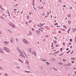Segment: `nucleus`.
<instances>
[{
	"label": "nucleus",
	"instance_id": "f257e3e1",
	"mask_svg": "<svg viewBox=\"0 0 76 76\" xmlns=\"http://www.w3.org/2000/svg\"><path fill=\"white\" fill-rule=\"evenodd\" d=\"M9 24L10 25V26H12V28H15V25H14V24H13V23H12L10 22L9 23Z\"/></svg>",
	"mask_w": 76,
	"mask_h": 76
},
{
	"label": "nucleus",
	"instance_id": "f03ea898",
	"mask_svg": "<svg viewBox=\"0 0 76 76\" xmlns=\"http://www.w3.org/2000/svg\"><path fill=\"white\" fill-rule=\"evenodd\" d=\"M23 54H24V55H25V56H26V54L25 53H24L22 54H20V56H22V57H23L24 58H25V56L23 55Z\"/></svg>",
	"mask_w": 76,
	"mask_h": 76
},
{
	"label": "nucleus",
	"instance_id": "7ed1b4c3",
	"mask_svg": "<svg viewBox=\"0 0 76 76\" xmlns=\"http://www.w3.org/2000/svg\"><path fill=\"white\" fill-rule=\"evenodd\" d=\"M23 42L25 44H28L29 43V42H28V41H26L25 39H23Z\"/></svg>",
	"mask_w": 76,
	"mask_h": 76
},
{
	"label": "nucleus",
	"instance_id": "20e7f679",
	"mask_svg": "<svg viewBox=\"0 0 76 76\" xmlns=\"http://www.w3.org/2000/svg\"><path fill=\"white\" fill-rule=\"evenodd\" d=\"M44 25V24H42L40 23L37 26H38L39 27H40L42 26H43Z\"/></svg>",
	"mask_w": 76,
	"mask_h": 76
},
{
	"label": "nucleus",
	"instance_id": "39448f33",
	"mask_svg": "<svg viewBox=\"0 0 76 76\" xmlns=\"http://www.w3.org/2000/svg\"><path fill=\"white\" fill-rule=\"evenodd\" d=\"M33 54H34V56H36L37 55V53H36V52H35L34 51H33L32 52Z\"/></svg>",
	"mask_w": 76,
	"mask_h": 76
},
{
	"label": "nucleus",
	"instance_id": "423d86ee",
	"mask_svg": "<svg viewBox=\"0 0 76 76\" xmlns=\"http://www.w3.org/2000/svg\"><path fill=\"white\" fill-rule=\"evenodd\" d=\"M72 30L73 32H75L76 31V28H72Z\"/></svg>",
	"mask_w": 76,
	"mask_h": 76
},
{
	"label": "nucleus",
	"instance_id": "0eeeda50",
	"mask_svg": "<svg viewBox=\"0 0 76 76\" xmlns=\"http://www.w3.org/2000/svg\"><path fill=\"white\" fill-rule=\"evenodd\" d=\"M26 64H27V65H29V61H26Z\"/></svg>",
	"mask_w": 76,
	"mask_h": 76
},
{
	"label": "nucleus",
	"instance_id": "6e6552de",
	"mask_svg": "<svg viewBox=\"0 0 76 76\" xmlns=\"http://www.w3.org/2000/svg\"><path fill=\"white\" fill-rule=\"evenodd\" d=\"M6 50L8 53H9L10 52V50H9L8 48H7Z\"/></svg>",
	"mask_w": 76,
	"mask_h": 76
},
{
	"label": "nucleus",
	"instance_id": "1a4fd4ad",
	"mask_svg": "<svg viewBox=\"0 0 76 76\" xmlns=\"http://www.w3.org/2000/svg\"><path fill=\"white\" fill-rule=\"evenodd\" d=\"M4 44H8L9 43V42H6V41H4Z\"/></svg>",
	"mask_w": 76,
	"mask_h": 76
},
{
	"label": "nucleus",
	"instance_id": "9d476101",
	"mask_svg": "<svg viewBox=\"0 0 76 76\" xmlns=\"http://www.w3.org/2000/svg\"><path fill=\"white\" fill-rule=\"evenodd\" d=\"M11 42H13V39L12 37L11 40Z\"/></svg>",
	"mask_w": 76,
	"mask_h": 76
},
{
	"label": "nucleus",
	"instance_id": "9b49d317",
	"mask_svg": "<svg viewBox=\"0 0 76 76\" xmlns=\"http://www.w3.org/2000/svg\"><path fill=\"white\" fill-rule=\"evenodd\" d=\"M0 53H3V52L2 50H1V48H0Z\"/></svg>",
	"mask_w": 76,
	"mask_h": 76
},
{
	"label": "nucleus",
	"instance_id": "f8f14e48",
	"mask_svg": "<svg viewBox=\"0 0 76 76\" xmlns=\"http://www.w3.org/2000/svg\"><path fill=\"white\" fill-rule=\"evenodd\" d=\"M68 17L69 18H70L71 17V14H69L67 15Z\"/></svg>",
	"mask_w": 76,
	"mask_h": 76
},
{
	"label": "nucleus",
	"instance_id": "ddd939ff",
	"mask_svg": "<svg viewBox=\"0 0 76 76\" xmlns=\"http://www.w3.org/2000/svg\"><path fill=\"white\" fill-rule=\"evenodd\" d=\"M3 50H6V47H4L3 48Z\"/></svg>",
	"mask_w": 76,
	"mask_h": 76
},
{
	"label": "nucleus",
	"instance_id": "4468645a",
	"mask_svg": "<svg viewBox=\"0 0 76 76\" xmlns=\"http://www.w3.org/2000/svg\"><path fill=\"white\" fill-rule=\"evenodd\" d=\"M70 28H69V29L68 30V31H67L68 34H69V32H70Z\"/></svg>",
	"mask_w": 76,
	"mask_h": 76
},
{
	"label": "nucleus",
	"instance_id": "2eb2a0df",
	"mask_svg": "<svg viewBox=\"0 0 76 76\" xmlns=\"http://www.w3.org/2000/svg\"><path fill=\"white\" fill-rule=\"evenodd\" d=\"M39 34H40V31H36Z\"/></svg>",
	"mask_w": 76,
	"mask_h": 76
},
{
	"label": "nucleus",
	"instance_id": "dca6fc26",
	"mask_svg": "<svg viewBox=\"0 0 76 76\" xmlns=\"http://www.w3.org/2000/svg\"><path fill=\"white\" fill-rule=\"evenodd\" d=\"M28 51H30H30H31V48H29L28 49Z\"/></svg>",
	"mask_w": 76,
	"mask_h": 76
},
{
	"label": "nucleus",
	"instance_id": "f3484780",
	"mask_svg": "<svg viewBox=\"0 0 76 76\" xmlns=\"http://www.w3.org/2000/svg\"><path fill=\"white\" fill-rule=\"evenodd\" d=\"M63 27L64 28H65V29H66L67 28L66 27V26H65V25H63Z\"/></svg>",
	"mask_w": 76,
	"mask_h": 76
},
{
	"label": "nucleus",
	"instance_id": "a211bd4d",
	"mask_svg": "<svg viewBox=\"0 0 76 76\" xmlns=\"http://www.w3.org/2000/svg\"><path fill=\"white\" fill-rule=\"evenodd\" d=\"M68 23H69V24H70L71 23V21L69 20L68 21Z\"/></svg>",
	"mask_w": 76,
	"mask_h": 76
},
{
	"label": "nucleus",
	"instance_id": "6ab92c4d",
	"mask_svg": "<svg viewBox=\"0 0 76 76\" xmlns=\"http://www.w3.org/2000/svg\"><path fill=\"white\" fill-rule=\"evenodd\" d=\"M54 43H55V44H57V42L56 41H54Z\"/></svg>",
	"mask_w": 76,
	"mask_h": 76
},
{
	"label": "nucleus",
	"instance_id": "aec40b11",
	"mask_svg": "<svg viewBox=\"0 0 76 76\" xmlns=\"http://www.w3.org/2000/svg\"><path fill=\"white\" fill-rule=\"evenodd\" d=\"M59 46V45L57 44L56 45V47H58Z\"/></svg>",
	"mask_w": 76,
	"mask_h": 76
},
{
	"label": "nucleus",
	"instance_id": "412c9836",
	"mask_svg": "<svg viewBox=\"0 0 76 76\" xmlns=\"http://www.w3.org/2000/svg\"><path fill=\"white\" fill-rule=\"evenodd\" d=\"M26 17L27 19H29V16H27Z\"/></svg>",
	"mask_w": 76,
	"mask_h": 76
},
{
	"label": "nucleus",
	"instance_id": "4be33fe9",
	"mask_svg": "<svg viewBox=\"0 0 76 76\" xmlns=\"http://www.w3.org/2000/svg\"><path fill=\"white\" fill-rule=\"evenodd\" d=\"M54 25H58V23H56L54 24Z\"/></svg>",
	"mask_w": 76,
	"mask_h": 76
},
{
	"label": "nucleus",
	"instance_id": "5701e85b",
	"mask_svg": "<svg viewBox=\"0 0 76 76\" xmlns=\"http://www.w3.org/2000/svg\"><path fill=\"white\" fill-rule=\"evenodd\" d=\"M62 50H63V48H60V50H61V52L62 51Z\"/></svg>",
	"mask_w": 76,
	"mask_h": 76
},
{
	"label": "nucleus",
	"instance_id": "b1692460",
	"mask_svg": "<svg viewBox=\"0 0 76 76\" xmlns=\"http://www.w3.org/2000/svg\"><path fill=\"white\" fill-rule=\"evenodd\" d=\"M25 72H26V73H29V72L30 71H25Z\"/></svg>",
	"mask_w": 76,
	"mask_h": 76
},
{
	"label": "nucleus",
	"instance_id": "393cba45",
	"mask_svg": "<svg viewBox=\"0 0 76 76\" xmlns=\"http://www.w3.org/2000/svg\"><path fill=\"white\" fill-rule=\"evenodd\" d=\"M72 39H70V42H71L72 41Z\"/></svg>",
	"mask_w": 76,
	"mask_h": 76
},
{
	"label": "nucleus",
	"instance_id": "a878e982",
	"mask_svg": "<svg viewBox=\"0 0 76 76\" xmlns=\"http://www.w3.org/2000/svg\"><path fill=\"white\" fill-rule=\"evenodd\" d=\"M54 38L55 39H57V38H56V37L54 36Z\"/></svg>",
	"mask_w": 76,
	"mask_h": 76
},
{
	"label": "nucleus",
	"instance_id": "bb28decb",
	"mask_svg": "<svg viewBox=\"0 0 76 76\" xmlns=\"http://www.w3.org/2000/svg\"><path fill=\"white\" fill-rule=\"evenodd\" d=\"M63 45H65V43L63 42Z\"/></svg>",
	"mask_w": 76,
	"mask_h": 76
},
{
	"label": "nucleus",
	"instance_id": "cd10ccee",
	"mask_svg": "<svg viewBox=\"0 0 76 76\" xmlns=\"http://www.w3.org/2000/svg\"><path fill=\"white\" fill-rule=\"evenodd\" d=\"M45 37H47V38H48V35H46Z\"/></svg>",
	"mask_w": 76,
	"mask_h": 76
},
{
	"label": "nucleus",
	"instance_id": "c85d7f7f",
	"mask_svg": "<svg viewBox=\"0 0 76 76\" xmlns=\"http://www.w3.org/2000/svg\"><path fill=\"white\" fill-rule=\"evenodd\" d=\"M31 22H32V21H31V20H30L28 22V23H30Z\"/></svg>",
	"mask_w": 76,
	"mask_h": 76
},
{
	"label": "nucleus",
	"instance_id": "c756f323",
	"mask_svg": "<svg viewBox=\"0 0 76 76\" xmlns=\"http://www.w3.org/2000/svg\"><path fill=\"white\" fill-rule=\"evenodd\" d=\"M32 31H34V29L32 28Z\"/></svg>",
	"mask_w": 76,
	"mask_h": 76
},
{
	"label": "nucleus",
	"instance_id": "7c9ffc66",
	"mask_svg": "<svg viewBox=\"0 0 76 76\" xmlns=\"http://www.w3.org/2000/svg\"><path fill=\"white\" fill-rule=\"evenodd\" d=\"M63 6L64 7H66V5H63Z\"/></svg>",
	"mask_w": 76,
	"mask_h": 76
},
{
	"label": "nucleus",
	"instance_id": "2f4dec72",
	"mask_svg": "<svg viewBox=\"0 0 76 76\" xmlns=\"http://www.w3.org/2000/svg\"><path fill=\"white\" fill-rule=\"evenodd\" d=\"M72 63H75V62H74V61H72Z\"/></svg>",
	"mask_w": 76,
	"mask_h": 76
},
{
	"label": "nucleus",
	"instance_id": "473e14b6",
	"mask_svg": "<svg viewBox=\"0 0 76 76\" xmlns=\"http://www.w3.org/2000/svg\"><path fill=\"white\" fill-rule=\"evenodd\" d=\"M16 39V40L17 42H18V39Z\"/></svg>",
	"mask_w": 76,
	"mask_h": 76
},
{
	"label": "nucleus",
	"instance_id": "72a5a7b5",
	"mask_svg": "<svg viewBox=\"0 0 76 76\" xmlns=\"http://www.w3.org/2000/svg\"><path fill=\"white\" fill-rule=\"evenodd\" d=\"M43 61H46V60H43Z\"/></svg>",
	"mask_w": 76,
	"mask_h": 76
},
{
	"label": "nucleus",
	"instance_id": "f704fd0d",
	"mask_svg": "<svg viewBox=\"0 0 76 76\" xmlns=\"http://www.w3.org/2000/svg\"><path fill=\"white\" fill-rule=\"evenodd\" d=\"M10 33H12V31H10Z\"/></svg>",
	"mask_w": 76,
	"mask_h": 76
},
{
	"label": "nucleus",
	"instance_id": "c9c22d12",
	"mask_svg": "<svg viewBox=\"0 0 76 76\" xmlns=\"http://www.w3.org/2000/svg\"><path fill=\"white\" fill-rule=\"evenodd\" d=\"M19 61H21V60L20 59H19Z\"/></svg>",
	"mask_w": 76,
	"mask_h": 76
},
{
	"label": "nucleus",
	"instance_id": "e433bc0d",
	"mask_svg": "<svg viewBox=\"0 0 76 76\" xmlns=\"http://www.w3.org/2000/svg\"><path fill=\"white\" fill-rule=\"evenodd\" d=\"M19 61H21V60L20 59H19Z\"/></svg>",
	"mask_w": 76,
	"mask_h": 76
},
{
	"label": "nucleus",
	"instance_id": "4c0bfd02",
	"mask_svg": "<svg viewBox=\"0 0 76 76\" xmlns=\"http://www.w3.org/2000/svg\"><path fill=\"white\" fill-rule=\"evenodd\" d=\"M73 53V51L71 53V54H72V53Z\"/></svg>",
	"mask_w": 76,
	"mask_h": 76
},
{
	"label": "nucleus",
	"instance_id": "58836bf2",
	"mask_svg": "<svg viewBox=\"0 0 76 76\" xmlns=\"http://www.w3.org/2000/svg\"><path fill=\"white\" fill-rule=\"evenodd\" d=\"M69 44H70V45H72V43H69Z\"/></svg>",
	"mask_w": 76,
	"mask_h": 76
},
{
	"label": "nucleus",
	"instance_id": "ea45409f",
	"mask_svg": "<svg viewBox=\"0 0 76 76\" xmlns=\"http://www.w3.org/2000/svg\"><path fill=\"white\" fill-rule=\"evenodd\" d=\"M66 50H69V48H67L66 49Z\"/></svg>",
	"mask_w": 76,
	"mask_h": 76
},
{
	"label": "nucleus",
	"instance_id": "a19ab883",
	"mask_svg": "<svg viewBox=\"0 0 76 76\" xmlns=\"http://www.w3.org/2000/svg\"><path fill=\"white\" fill-rule=\"evenodd\" d=\"M58 53V52H56V53H54V54H56L57 53Z\"/></svg>",
	"mask_w": 76,
	"mask_h": 76
},
{
	"label": "nucleus",
	"instance_id": "79ce46f5",
	"mask_svg": "<svg viewBox=\"0 0 76 76\" xmlns=\"http://www.w3.org/2000/svg\"><path fill=\"white\" fill-rule=\"evenodd\" d=\"M54 22H56V20H55L54 21Z\"/></svg>",
	"mask_w": 76,
	"mask_h": 76
},
{
	"label": "nucleus",
	"instance_id": "37998d69",
	"mask_svg": "<svg viewBox=\"0 0 76 76\" xmlns=\"http://www.w3.org/2000/svg\"><path fill=\"white\" fill-rule=\"evenodd\" d=\"M70 48H72V46H71L70 47Z\"/></svg>",
	"mask_w": 76,
	"mask_h": 76
},
{
	"label": "nucleus",
	"instance_id": "c03bdc74",
	"mask_svg": "<svg viewBox=\"0 0 76 76\" xmlns=\"http://www.w3.org/2000/svg\"><path fill=\"white\" fill-rule=\"evenodd\" d=\"M63 31H66V30L65 29H63Z\"/></svg>",
	"mask_w": 76,
	"mask_h": 76
},
{
	"label": "nucleus",
	"instance_id": "a18cd8bd",
	"mask_svg": "<svg viewBox=\"0 0 76 76\" xmlns=\"http://www.w3.org/2000/svg\"><path fill=\"white\" fill-rule=\"evenodd\" d=\"M41 9H43V7H41Z\"/></svg>",
	"mask_w": 76,
	"mask_h": 76
},
{
	"label": "nucleus",
	"instance_id": "49530a36",
	"mask_svg": "<svg viewBox=\"0 0 76 76\" xmlns=\"http://www.w3.org/2000/svg\"><path fill=\"white\" fill-rule=\"evenodd\" d=\"M72 7H71V8H70V9H72Z\"/></svg>",
	"mask_w": 76,
	"mask_h": 76
},
{
	"label": "nucleus",
	"instance_id": "de8ad7c7",
	"mask_svg": "<svg viewBox=\"0 0 76 76\" xmlns=\"http://www.w3.org/2000/svg\"><path fill=\"white\" fill-rule=\"evenodd\" d=\"M58 32L59 33H60V31H59Z\"/></svg>",
	"mask_w": 76,
	"mask_h": 76
},
{
	"label": "nucleus",
	"instance_id": "09e8293b",
	"mask_svg": "<svg viewBox=\"0 0 76 76\" xmlns=\"http://www.w3.org/2000/svg\"><path fill=\"white\" fill-rule=\"evenodd\" d=\"M17 68H18V69H19V67H17Z\"/></svg>",
	"mask_w": 76,
	"mask_h": 76
},
{
	"label": "nucleus",
	"instance_id": "8fccbe9b",
	"mask_svg": "<svg viewBox=\"0 0 76 76\" xmlns=\"http://www.w3.org/2000/svg\"><path fill=\"white\" fill-rule=\"evenodd\" d=\"M14 10H16V9H14Z\"/></svg>",
	"mask_w": 76,
	"mask_h": 76
},
{
	"label": "nucleus",
	"instance_id": "3c124183",
	"mask_svg": "<svg viewBox=\"0 0 76 76\" xmlns=\"http://www.w3.org/2000/svg\"><path fill=\"white\" fill-rule=\"evenodd\" d=\"M9 16H10V13H9Z\"/></svg>",
	"mask_w": 76,
	"mask_h": 76
},
{
	"label": "nucleus",
	"instance_id": "603ef678",
	"mask_svg": "<svg viewBox=\"0 0 76 76\" xmlns=\"http://www.w3.org/2000/svg\"><path fill=\"white\" fill-rule=\"evenodd\" d=\"M22 63H23V61H20Z\"/></svg>",
	"mask_w": 76,
	"mask_h": 76
},
{
	"label": "nucleus",
	"instance_id": "864d4df0",
	"mask_svg": "<svg viewBox=\"0 0 76 76\" xmlns=\"http://www.w3.org/2000/svg\"><path fill=\"white\" fill-rule=\"evenodd\" d=\"M43 15H44L45 14L43 13Z\"/></svg>",
	"mask_w": 76,
	"mask_h": 76
},
{
	"label": "nucleus",
	"instance_id": "5fc2aeb1",
	"mask_svg": "<svg viewBox=\"0 0 76 76\" xmlns=\"http://www.w3.org/2000/svg\"><path fill=\"white\" fill-rule=\"evenodd\" d=\"M29 14H30V15H31V13H30V12H29Z\"/></svg>",
	"mask_w": 76,
	"mask_h": 76
},
{
	"label": "nucleus",
	"instance_id": "6e6d98bb",
	"mask_svg": "<svg viewBox=\"0 0 76 76\" xmlns=\"http://www.w3.org/2000/svg\"><path fill=\"white\" fill-rule=\"evenodd\" d=\"M63 53L61 54V56H62V55H63Z\"/></svg>",
	"mask_w": 76,
	"mask_h": 76
},
{
	"label": "nucleus",
	"instance_id": "4d7b16f0",
	"mask_svg": "<svg viewBox=\"0 0 76 76\" xmlns=\"http://www.w3.org/2000/svg\"><path fill=\"white\" fill-rule=\"evenodd\" d=\"M22 12H23L22 11L21 14H22Z\"/></svg>",
	"mask_w": 76,
	"mask_h": 76
},
{
	"label": "nucleus",
	"instance_id": "13d9d810",
	"mask_svg": "<svg viewBox=\"0 0 76 76\" xmlns=\"http://www.w3.org/2000/svg\"><path fill=\"white\" fill-rule=\"evenodd\" d=\"M63 61H66V60H65L64 59V60H63Z\"/></svg>",
	"mask_w": 76,
	"mask_h": 76
},
{
	"label": "nucleus",
	"instance_id": "bf43d9fd",
	"mask_svg": "<svg viewBox=\"0 0 76 76\" xmlns=\"http://www.w3.org/2000/svg\"><path fill=\"white\" fill-rule=\"evenodd\" d=\"M57 27H60V26H57Z\"/></svg>",
	"mask_w": 76,
	"mask_h": 76
},
{
	"label": "nucleus",
	"instance_id": "052dcab7",
	"mask_svg": "<svg viewBox=\"0 0 76 76\" xmlns=\"http://www.w3.org/2000/svg\"><path fill=\"white\" fill-rule=\"evenodd\" d=\"M75 74L76 75V72H75Z\"/></svg>",
	"mask_w": 76,
	"mask_h": 76
},
{
	"label": "nucleus",
	"instance_id": "680f3d73",
	"mask_svg": "<svg viewBox=\"0 0 76 76\" xmlns=\"http://www.w3.org/2000/svg\"><path fill=\"white\" fill-rule=\"evenodd\" d=\"M0 34H1V32L0 31Z\"/></svg>",
	"mask_w": 76,
	"mask_h": 76
},
{
	"label": "nucleus",
	"instance_id": "e2e57ef3",
	"mask_svg": "<svg viewBox=\"0 0 76 76\" xmlns=\"http://www.w3.org/2000/svg\"><path fill=\"white\" fill-rule=\"evenodd\" d=\"M40 31H42H42H43L42 30H40Z\"/></svg>",
	"mask_w": 76,
	"mask_h": 76
},
{
	"label": "nucleus",
	"instance_id": "0e129e2a",
	"mask_svg": "<svg viewBox=\"0 0 76 76\" xmlns=\"http://www.w3.org/2000/svg\"><path fill=\"white\" fill-rule=\"evenodd\" d=\"M69 53V52L67 53V54H68Z\"/></svg>",
	"mask_w": 76,
	"mask_h": 76
},
{
	"label": "nucleus",
	"instance_id": "69168bd1",
	"mask_svg": "<svg viewBox=\"0 0 76 76\" xmlns=\"http://www.w3.org/2000/svg\"><path fill=\"white\" fill-rule=\"evenodd\" d=\"M51 47H53V45H51Z\"/></svg>",
	"mask_w": 76,
	"mask_h": 76
},
{
	"label": "nucleus",
	"instance_id": "338daca9",
	"mask_svg": "<svg viewBox=\"0 0 76 76\" xmlns=\"http://www.w3.org/2000/svg\"><path fill=\"white\" fill-rule=\"evenodd\" d=\"M51 18H53V17L52 16V15L51 16Z\"/></svg>",
	"mask_w": 76,
	"mask_h": 76
},
{
	"label": "nucleus",
	"instance_id": "774afa93",
	"mask_svg": "<svg viewBox=\"0 0 76 76\" xmlns=\"http://www.w3.org/2000/svg\"><path fill=\"white\" fill-rule=\"evenodd\" d=\"M68 52L69 53V52H70V50H69Z\"/></svg>",
	"mask_w": 76,
	"mask_h": 76
}]
</instances>
